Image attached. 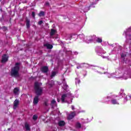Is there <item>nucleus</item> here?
<instances>
[{
    "instance_id": "e433bc0d",
    "label": "nucleus",
    "mask_w": 131,
    "mask_h": 131,
    "mask_svg": "<svg viewBox=\"0 0 131 131\" xmlns=\"http://www.w3.org/2000/svg\"><path fill=\"white\" fill-rule=\"evenodd\" d=\"M44 105H45V106H46V107H47V106H49V104H48V102H45Z\"/></svg>"
},
{
    "instance_id": "de8ad7c7",
    "label": "nucleus",
    "mask_w": 131,
    "mask_h": 131,
    "mask_svg": "<svg viewBox=\"0 0 131 131\" xmlns=\"http://www.w3.org/2000/svg\"><path fill=\"white\" fill-rule=\"evenodd\" d=\"M0 2H2V0H0Z\"/></svg>"
},
{
    "instance_id": "a211bd4d",
    "label": "nucleus",
    "mask_w": 131,
    "mask_h": 131,
    "mask_svg": "<svg viewBox=\"0 0 131 131\" xmlns=\"http://www.w3.org/2000/svg\"><path fill=\"white\" fill-rule=\"evenodd\" d=\"M65 124H66V123L64 121L60 120L58 122V125L59 126H64Z\"/></svg>"
},
{
    "instance_id": "49530a36",
    "label": "nucleus",
    "mask_w": 131,
    "mask_h": 131,
    "mask_svg": "<svg viewBox=\"0 0 131 131\" xmlns=\"http://www.w3.org/2000/svg\"><path fill=\"white\" fill-rule=\"evenodd\" d=\"M103 58H105V57L103 56Z\"/></svg>"
},
{
    "instance_id": "39448f33",
    "label": "nucleus",
    "mask_w": 131,
    "mask_h": 131,
    "mask_svg": "<svg viewBox=\"0 0 131 131\" xmlns=\"http://www.w3.org/2000/svg\"><path fill=\"white\" fill-rule=\"evenodd\" d=\"M71 97H72V94L70 93L63 94L61 98V103H65L66 102L65 101V99H67V98H71Z\"/></svg>"
},
{
    "instance_id": "f257e3e1",
    "label": "nucleus",
    "mask_w": 131,
    "mask_h": 131,
    "mask_svg": "<svg viewBox=\"0 0 131 131\" xmlns=\"http://www.w3.org/2000/svg\"><path fill=\"white\" fill-rule=\"evenodd\" d=\"M124 73H119L116 78H123V79H127L131 76V69L129 66H126L124 69Z\"/></svg>"
},
{
    "instance_id": "a878e982",
    "label": "nucleus",
    "mask_w": 131,
    "mask_h": 131,
    "mask_svg": "<svg viewBox=\"0 0 131 131\" xmlns=\"http://www.w3.org/2000/svg\"><path fill=\"white\" fill-rule=\"evenodd\" d=\"M124 92V90H121L119 93L120 96H122V97H123V96H125V94Z\"/></svg>"
},
{
    "instance_id": "b1692460",
    "label": "nucleus",
    "mask_w": 131,
    "mask_h": 131,
    "mask_svg": "<svg viewBox=\"0 0 131 131\" xmlns=\"http://www.w3.org/2000/svg\"><path fill=\"white\" fill-rule=\"evenodd\" d=\"M13 93H14V95L18 96V95H19V89L15 88L14 89Z\"/></svg>"
},
{
    "instance_id": "4c0bfd02",
    "label": "nucleus",
    "mask_w": 131,
    "mask_h": 131,
    "mask_svg": "<svg viewBox=\"0 0 131 131\" xmlns=\"http://www.w3.org/2000/svg\"><path fill=\"white\" fill-rule=\"evenodd\" d=\"M74 55H78V52H77V51H74L73 52Z\"/></svg>"
},
{
    "instance_id": "a19ab883",
    "label": "nucleus",
    "mask_w": 131,
    "mask_h": 131,
    "mask_svg": "<svg viewBox=\"0 0 131 131\" xmlns=\"http://www.w3.org/2000/svg\"><path fill=\"white\" fill-rule=\"evenodd\" d=\"M46 6H49V5H50V4L49 3V2H46Z\"/></svg>"
},
{
    "instance_id": "58836bf2",
    "label": "nucleus",
    "mask_w": 131,
    "mask_h": 131,
    "mask_svg": "<svg viewBox=\"0 0 131 131\" xmlns=\"http://www.w3.org/2000/svg\"><path fill=\"white\" fill-rule=\"evenodd\" d=\"M124 102H127V97H126L124 99Z\"/></svg>"
},
{
    "instance_id": "c03bdc74",
    "label": "nucleus",
    "mask_w": 131,
    "mask_h": 131,
    "mask_svg": "<svg viewBox=\"0 0 131 131\" xmlns=\"http://www.w3.org/2000/svg\"><path fill=\"white\" fill-rule=\"evenodd\" d=\"M8 130H11V128H9L8 129Z\"/></svg>"
},
{
    "instance_id": "9d476101",
    "label": "nucleus",
    "mask_w": 131,
    "mask_h": 131,
    "mask_svg": "<svg viewBox=\"0 0 131 131\" xmlns=\"http://www.w3.org/2000/svg\"><path fill=\"white\" fill-rule=\"evenodd\" d=\"M26 25L27 27V29H29L30 28V19H28V18H26Z\"/></svg>"
},
{
    "instance_id": "1a4fd4ad",
    "label": "nucleus",
    "mask_w": 131,
    "mask_h": 131,
    "mask_svg": "<svg viewBox=\"0 0 131 131\" xmlns=\"http://www.w3.org/2000/svg\"><path fill=\"white\" fill-rule=\"evenodd\" d=\"M19 105V100L16 99L13 103V109L16 110Z\"/></svg>"
},
{
    "instance_id": "0eeeda50",
    "label": "nucleus",
    "mask_w": 131,
    "mask_h": 131,
    "mask_svg": "<svg viewBox=\"0 0 131 131\" xmlns=\"http://www.w3.org/2000/svg\"><path fill=\"white\" fill-rule=\"evenodd\" d=\"M94 35L89 36H87L86 39H85V41H86V42H88V43H90V42H93V41L94 42Z\"/></svg>"
},
{
    "instance_id": "2eb2a0df",
    "label": "nucleus",
    "mask_w": 131,
    "mask_h": 131,
    "mask_svg": "<svg viewBox=\"0 0 131 131\" xmlns=\"http://www.w3.org/2000/svg\"><path fill=\"white\" fill-rule=\"evenodd\" d=\"M62 83H63V89L66 91V89L68 88V85H67V83H66V81H65V79H64L62 81Z\"/></svg>"
},
{
    "instance_id": "dca6fc26",
    "label": "nucleus",
    "mask_w": 131,
    "mask_h": 131,
    "mask_svg": "<svg viewBox=\"0 0 131 131\" xmlns=\"http://www.w3.org/2000/svg\"><path fill=\"white\" fill-rule=\"evenodd\" d=\"M55 33H57V30L52 29L50 33V36H53V35H55Z\"/></svg>"
},
{
    "instance_id": "393cba45",
    "label": "nucleus",
    "mask_w": 131,
    "mask_h": 131,
    "mask_svg": "<svg viewBox=\"0 0 131 131\" xmlns=\"http://www.w3.org/2000/svg\"><path fill=\"white\" fill-rule=\"evenodd\" d=\"M78 37L79 38H80V39H82V40H85V38H84V35L83 34L78 35Z\"/></svg>"
},
{
    "instance_id": "412c9836",
    "label": "nucleus",
    "mask_w": 131,
    "mask_h": 131,
    "mask_svg": "<svg viewBox=\"0 0 131 131\" xmlns=\"http://www.w3.org/2000/svg\"><path fill=\"white\" fill-rule=\"evenodd\" d=\"M65 38L66 40H68V39L71 40V38H72V35L71 34H67L66 35Z\"/></svg>"
},
{
    "instance_id": "aec40b11",
    "label": "nucleus",
    "mask_w": 131,
    "mask_h": 131,
    "mask_svg": "<svg viewBox=\"0 0 131 131\" xmlns=\"http://www.w3.org/2000/svg\"><path fill=\"white\" fill-rule=\"evenodd\" d=\"M25 127L26 130H30V126H29V124H28V123L27 122L25 123Z\"/></svg>"
},
{
    "instance_id": "ddd939ff",
    "label": "nucleus",
    "mask_w": 131,
    "mask_h": 131,
    "mask_svg": "<svg viewBox=\"0 0 131 131\" xmlns=\"http://www.w3.org/2000/svg\"><path fill=\"white\" fill-rule=\"evenodd\" d=\"M44 47L47 48L48 50H51V49H53V45L49 43H46L43 45Z\"/></svg>"
},
{
    "instance_id": "2f4dec72",
    "label": "nucleus",
    "mask_w": 131,
    "mask_h": 131,
    "mask_svg": "<svg viewBox=\"0 0 131 131\" xmlns=\"http://www.w3.org/2000/svg\"><path fill=\"white\" fill-rule=\"evenodd\" d=\"M37 115H34L33 116V120H36V119H37Z\"/></svg>"
},
{
    "instance_id": "6ab92c4d",
    "label": "nucleus",
    "mask_w": 131,
    "mask_h": 131,
    "mask_svg": "<svg viewBox=\"0 0 131 131\" xmlns=\"http://www.w3.org/2000/svg\"><path fill=\"white\" fill-rule=\"evenodd\" d=\"M57 73H58V72H57V71H52L50 77L51 78H53V77H55V76H56V75Z\"/></svg>"
},
{
    "instance_id": "bb28decb",
    "label": "nucleus",
    "mask_w": 131,
    "mask_h": 131,
    "mask_svg": "<svg viewBox=\"0 0 131 131\" xmlns=\"http://www.w3.org/2000/svg\"><path fill=\"white\" fill-rule=\"evenodd\" d=\"M38 16L39 17H43L45 16V12L43 11H40L39 13L38 14Z\"/></svg>"
},
{
    "instance_id": "9b49d317",
    "label": "nucleus",
    "mask_w": 131,
    "mask_h": 131,
    "mask_svg": "<svg viewBox=\"0 0 131 131\" xmlns=\"http://www.w3.org/2000/svg\"><path fill=\"white\" fill-rule=\"evenodd\" d=\"M8 56H7V54H4L2 56V63H6L8 61Z\"/></svg>"
},
{
    "instance_id": "c756f323",
    "label": "nucleus",
    "mask_w": 131,
    "mask_h": 131,
    "mask_svg": "<svg viewBox=\"0 0 131 131\" xmlns=\"http://www.w3.org/2000/svg\"><path fill=\"white\" fill-rule=\"evenodd\" d=\"M82 10H83V12H84L85 13H86V12H88V11L90 10V8L86 7L85 8H84L83 7H82Z\"/></svg>"
},
{
    "instance_id": "4be33fe9",
    "label": "nucleus",
    "mask_w": 131,
    "mask_h": 131,
    "mask_svg": "<svg viewBox=\"0 0 131 131\" xmlns=\"http://www.w3.org/2000/svg\"><path fill=\"white\" fill-rule=\"evenodd\" d=\"M80 66L81 67H86V68H89V67H90V64L86 63H80Z\"/></svg>"
},
{
    "instance_id": "ea45409f",
    "label": "nucleus",
    "mask_w": 131,
    "mask_h": 131,
    "mask_svg": "<svg viewBox=\"0 0 131 131\" xmlns=\"http://www.w3.org/2000/svg\"><path fill=\"white\" fill-rule=\"evenodd\" d=\"M82 67H81V66H80H80H79L77 67V69H79V68H82Z\"/></svg>"
},
{
    "instance_id": "72a5a7b5",
    "label": "nucleus",
    "mask_w": 131,
    "mask_h": 131,
    "mask_svg": "<svg viewBox=\"0 0 131 131\" xmlns=\"http://www.w3.org/2000/svg\"><path fill=\"white\" fill-rule=\"evenodd\" d=\"M2 29L4 30V31H6V30H8V28L5 26H3L2 27Z\"/></svg>"
},
{
    "instance_id": "f704fd0d",
    "label": "nucleus",
    "mask_w": 131,
    "mask_h": 131,
    "mask_svg": "<svg viewBox=\"0 0 131 131\" xmlns=\"http://www.w3.org/2000/svg\"><path fill=\"white\" fill-rule=\"evenodd\" d=\"M32 16L33 17V18H35V12H32Z\"/></svg>"
},
{
    "instance_id": "7ed1b4c3",
    "label": "nucleus",
    "mask_w": 131,
    "mask_h": 131,
    "mask_svg": "<svg viewBox=\"0 0 131 131\" xmlns=\"http://www.w3.org/2000/svg\"><path fill=\"white\" fill-rule=\"evenodd\" d=\"M41 83H38V82H35L34 90L37 96H41L42 94V88L40 87Z\"/></svg>"
},
{
    "instance_id": "a18cd8bd",
    "label": "nucleus",
    "mask_w": 131,
    "mask_h": 131,
    "mask_svg": "<svg viewBox=\"0 0 131 131\" xmlns=\"http://www.w3.org/2000/svg\"><path fill=\"white\" fill-rule=\"evenodd\" d=\"M0 11H2V9H0Z\"/></svg>"
},
{
    "instance_id": "f8f14e48",
    "label": "nucleus",
    "mask_w": 131,
    "mask_h": 131,
    "mask_svg": "<svg viewBox=\"0 0 131 131\" xmlns=\"http://www.w3.org/2000/svg\"><path fill=\"white\" fill-rule=\"evenodd\" d=\"M39 96L36 95L35 96L34 100H33V103L35 105H36L38 103V101H39Z\"/></svg>"
},
{
    "instance_id": "09e8293b",
    "label": "nucleus",
    "mask_w": 131,
    "mask_h": 131,
    "mask_svg": "<svg viewBox=\"0 0 131 131\" xmlns=\"http://www.w3.org/2000/svg\"><path fill=\"white\" fill-rule=\"evenodd\" d=\"M92 7L91 6H90V7Z\"/></svg>"
},
{
    "instance_id": "4468645a",
    "label": "nucleus",
    "mask_w": 131,
    "mask_h": 131,
    "mask_svg": "<svg viewBox=\"0 0 131 131\" xmlns=\"http://www.w3.org/2000/svg\"><path fill=\"white\" fill-rule=\"evenodd\" d=\"M94 42L96 41L97 42H102V38H99L96 37V36L94 35Z\"/></svg>"
},
{
    "instance_id": "f3484780",
    "label": "nucleus",
    "mask_w": 131,
    "mask_h": 131,
    "mask_svg": "<svg viewBox=\"0 0 131 131\" xmlns=\"http://www.w3.org/2000/svg\"><path fill=\"white\" fill-rule=\"evenodd\" d=\"M51 105L52 106V108H54L55 106L57 105V102H56V100H55L54 99L52 100L51 101Z\"/></svg>"
},
{
    "instance_id": "423d86ee",
    "label": "nucleus",
    "mask_w": 131,
    "mask_h": 131,
    "mask_svg": "<svg viewBox=\"0 0 131 131\" xmlns=\"http://www.w3.org/2000/svg\"><path fill=\"white\" fill-rule=\"evenodd\" d=\"M75 115H76L75 112H71V113L68 115V119L69 120H71V119H73V118L75 117Z\"/></svg>"
},
{
    "instance_id": "c9c22d12",
    "label": "nucleus",
    "mask_w": 131,
    "mask_h": 131,
    "mask_svg": "<svg viewBox=\"0 0 131 131\" xmlns=\"http://www.w3.org/2000/svg\"><path fill=\"white\" fill-rule=\"evenodd\" d=\"M43 23V21L42 20H40L38 23V25H41Z\"/></svg>"
},
{
    "instance_id": "5701e85b",
    "label": "nucleus",
    "mask_w": 131,
    "mask_h": 131,
    "mask_svg": "<svg viewBox=\"0 0 131 131\" xmlns=\"http://www.w3.org/2000/svg\"><path fill=\"white\" fill-rule=\"evenodd\" d=\"M111 103L112 104H113V105H115V104H117V105H119V103H118V102H117V100L115 99H113L111 100Z\"/></svg>"
},
{
    "instance_id": "37998d69",
    "label": "nucleus",
    "mask_w": 131,
    "mask_h": 131,
    "mask_svg": "<svg viewBox=\"0 0 131 131\" xmlns=\"http://www.w3.org/2000/svg\"><path fill=\"white\" fill-rule=\"evenodd\" d=\"M57 102H60V99H57Z\"/></svg>"
},
{
    "instance_id": "7c9ffc66",
    "label": "nucleus",
    "mask_w": 131,
    "mask_h": 131,
    "mask_svg": "<svg viewBox=\"0 0 131 131\" xmlns=\"http://www.w3.org/2000/svg\"><path fill=\"white\" fill-rule=\"evenodd\" d=\"M75 83L76 84H77V83H80V80L78 78L75 79Z\"/></svg>"
},
{
    "instance_id": "79ce46f5",
    "label": "nucleus",
    "mask_w": 131,
    "mask_h": 131,
    "mask_svg": "<svg viewBox=\"0 0 131 131\" xmlns=\"http://www.w3.org/2000/svg\"><path fill=\"white\" fill-rule=\"evenodd\" d=\"M71 107H72V110H74L75 107H74V105H72Z\"/></svg>"
},
{
    "instance_id": "cd10ccee",
    "label": "nucleus",
    "mask_w": 131,
    "mask_h": 131,
    "mask_svg": "<svg viewBox=\"0 0 131 131\" xmlns=\"http://www.w3.org/2000/svg\"><path fill=\"white\" fill-rule=\"evenodd\" d=\"M114 75V74H110V73H107V76L108 77V78H110L111 77H116L115 76H113Z\"/></svg>"
},
{
    "instance_id": "6e6552de",
    "label": "nucleus",
    "mask_w": 131,
    "mask_h": 131,
    "mask_svg": "<svg viewBox=\"0 0 131 131\" xmlns=\"http://www.w3.org/2000/svg\"><path fill=\"white\" fill-rule=\"evenodd\" d=\"M41 71L42 73H47L49 72V67L47 66L42 67L41 68Z\"/></svg>"
},
{
    "instance_id": "20e7f679",
    "label": "nucleus",
    "mask_w": 131,
    "mask_h": 131,
    "mask_svg": "<svg viewBox=\"0 0 131 131\" xmlns=\"http://www.w3.org/2000/svg\"><path fill=\"white\" fill-rule=\"evenodd\" d=\"M124 34L126 39L129 38L131 40V27L124 31L123 35H124Z\"/></svg>"
},
{
    "instance_id": "c85d7f7f",
    "label": "nucleus",
    "mask_w": 131,
    "mask_h": 131,
    "mask_svg": "<svg viewBox=\"0 0 131 131\" xmlns=\"http://www.w3.org/2000/svg\"><path fill=\"white\" fill-rule=\"evenodd\" d=\"M76 128H80L81 127V124L80 123H77L76 124Z\"/></svg>"
},
{
    "instance_id": "f03ea898",
    "label": "nucleus",
    "mask_w": 131,
    "mask_h": 131,
    "mask_svg": "<svg viewBox=\"0 0 131 131\" xmlns=\"http://www.w3.org/2000/svg\"><path fill=\"white\" fill-rule=\"evenodd\" d=\"M19 70H20V67L19 66V63H15V66L11 70V76L14 77H18L19 76Z\"/></svg>"
},
{
    "instance_id": "473e14b6",
    "label": "nucleus",
    "mask_w": 131,
    "mask_h": 131,
    "mask_svg": "<svg viewBox=\"0 0 131 131\" xmlns=\"http://www.w3.org/2000/svg\"><path fill=\"white\" fill-rule=\"evenodd\" d=\"M125 57H126V54H124V53H122L121 55V58H125Z\"/></svg>"
}]
</instances>
